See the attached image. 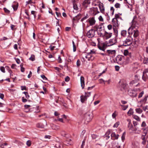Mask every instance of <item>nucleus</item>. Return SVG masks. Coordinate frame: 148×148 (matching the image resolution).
<instances>
[{
  "instance_id": "f257e3e1",
  "label": "nucleus",
  "mask_w": 148,
  "mask_h": 148,
  "mask_svg": "<svg viewBox=\"0 0 148 148\" xmlns=\"http://www.w3.org/2000/svg\"><path fill=\"white\" fill-rule=\"evenodd\" d=\"M93 118L92 114L91 112H88L85 115V121L87 122L91 121Z\"/></svg>"
},
{
  "instance_id": "f03ea898",
  "label": "nucleus",
  "mask_w": 148,
  "mask_h": 148,
  "mask_svg": "<svg viewBox=\"0 0 148 148\" xmlns=\"http://www.w3.org/2000/svg\"><path fill=\"white\" fill-rule=\"evenodd\" d=\"M132 38L130 37L129 38L123 42V45L125 46H129L132 44Z\"/></svg>"
},
{
  "instance_id": "7ed1b4c3",
  "label": "nucleus",
  "mask_w": 148,
  "mask_h": 148,
  "mask_svg": "<svg viewBox=\"0 0 148 148\" xmlns=\"http://www.w3.org/2000/svg\"><path fill=\"white\" fill-rule=\"evenodd\" d=\"M95 35V31L93 29L90 30L87 33V36L88 38L93 37Z\"/></svg>"
},
{
  "instance_id": "20e7f679",
  "label": "nucleus",
  "mask_w": 148,
  "mask_h": 148,
  "mask_svg": "<svg viewBox=\"0 0 148 148\" xmlns=\"http://www.w3.org/2000/svg\"><path fill=\"white\" fill-rule=\"evenodd\" d=\"M116 38H113L110 39L108 42L106 44L107 46H110L112 45L115 44L116 42Z\"/></svg>"
},
{
  "instance_id": "39448f33",
  "label": "nucleus",
  "mask_w": 148,
  "mask_h": 148,
  "mask_svg": "<svg viewBox=\"0 0 148 148\" xmlns=\"http://www.w3.org/2000/svg\"><path fill=\"white\" fill-rule=\"evenodd\" d=\"M99 38L97 39V40L98 42L97 45L98 48L99 49L104 51L105 49V45L104 43L100 44L99 42Z\"/></svg>"
},
{
  "instance_id": "423d86ee",
  "label": "nucleus",
  "mask_w": 148,
  "mask_h": 148,
  "mask_svg": "<svg viewBox=\"0 0 148 148\" xmlns=\"http://www.w3.org/2000/svg\"><path fill=\"white\" fill-rule=\"evenodd\" d=\"M126 86V84L124 83L123 82L120 81L118 84V87L121 90H122L124 89Z\"/></svg>"
},
{
  "instance_id": "0eeeda50",
  "label": "nucleus",
  "mask_w": 148,
  "mask_h": 148,
  "mask_svg": "<svg viewBox=\"0 0 148 148\" xmlns=\"http://www.w3.org/2000/svg\"><path fill=\"white\" fill-rule=\"evenodd\" d=\"M130 29L132 30V32L134 33L133 35L134 37H137L138 35V30L134 29L132 27H130L128 29V30Z\"/></svg>"
},
{
  "instance_id": "6e6552de",
  "label": "nucleus",
  "mask_w": 148,
  "mask_h": 148,
  "mask_svg": "<svg viewBox=\"0 0 148 148\" xmlns=\"http://www.w3.org/2000/svg\"><path fill=\"white\" fill-rule=\"evenodd\" d=\"M112 23L113 26L115 27H118L119 25L118 23V20L116 18H113L112 20Z\"/></svg>"
},
{
  "instance_id": "1a4fd4ad",
  "label": "nucleus",
  "mask_w": 148,
  "mask_h": 148,
  "mask_svg": "<svg viewBox=\"0 0 148 148\" xmlns=\"http://www.w3.org/2000/svg\"><path fill=\"white\" fill-rule=\"evenodd\" d=\"M141 138L142 140L141 142L142 144L144 145H145L146 143L147 138L146 136L142 135Z\"/></svg>"
},
{
  "instance_id": "9d476101",
  "label": "nucleus",
  "mask_w": 148,
  "mask_h": 148,
  "mask_svg": "<svg viewBox=\"0 0 148 148\" xmlns=\"http://www.w3.org/2000/svg\"><path fill=\"white\" fill-rule=\"evenodd\" d=\"M88 21L90 24V25L91 26L94 25L96 22L95 18L94 17L90 18L88 19Z\"/></svg>"
},
{
  "instance_id": "9b49d317",
  "label": "nucleus",
  "mask_w": 148,
  "mask_h": 148,
  "mask_svg": "<svg viewBox=\"0 0 148 148\" xmlns=\"http://www.w3.org/2000/svg\"><path fill=\"white\" fill-rule=\"evenodd\" d=\"M98 6L100 12L103 13L105 11V8L103 3H99V4Z\"/></svg>"
},
{
  "instance_id": "f8f14e48",
  "label": "nucleus",
  "mask_w": 148,
  "mask_h": 148,
  "mask_svg": "<svg viewBox=\"0 0 148 148\" xmlns=\"http://www.w3.org/2000/svg\"><path fill=\"white\" fill-rule=\"evenodd\" d=\"M112 35V33L110 32H105L104 34V37L106 39L110 38Z\"/></svg>"
},
{
  "instance_id": "ddd939ff",
  "label": "nucleus",
  "mask_w": 148,
  "mask_h": 148,
  "mask_svg": "<svg viewBox=\"0 0 148 148\" xmlns=\"http://www.w3.org/2000/svg\"><path fill=\"white\" fill-rule=\"evenodd\" d=\"M128 122V127L130 130H132L136 131V130H133L132 129L133 126L132 125V124L131 123V120L130 119H128L127 120Z\"/></svg>"
},
{
  "instance_id": "4468645a",
  "label": "nucleus",
  "mask_w": 148,
  "mask_h": 148,
  "mask_svg": "<svg viewBox=\"0 0 148 148\" xmlns=\"http://www.w3.org/2000/svg\"><path fill=\"white\" fill-rule=\"evenodd\" d=\"M129 94L130 95L133 97H136L137 96V93L135 91L130 90L129 92Z\"/></svg>"
},
{
  "instance_id": "2eb2a0df",
  "label": "nucleus",
  "mask_w": 148,
  "mask_h": 148,
  "mask_svg": "<svg viewBox=\"0 0 148 148\" xmlns=\"http://www.w3.org/2000/svg\"><path fill=\"white\" fill-rule=\"evenodd\" d=\"M87 55L85 56V57L87 59L88 61H92L94 60V58L91 54L88 53H87Z\"/></svg>"
},
{
  "instance_id": "dca6fc26",
  "label": "nucleus",
  "mask_w": 148,
  "mask_h": 148,
  "mask_svg": "<svg viewBox=\"0 0 148 148\" xmlns=\"http://www.w3.org/2000/svg\"><path fill=\"white\" fill-rule=\"evenodd\" d=\"M111 138L112 140L117 139L119 137V135L116 134L114 132H113L111 135Z\"/></svg>"
},
{
  "instance_id": "f3484780",
  "label": "nucleus",
  "mask_w": 148,
  "mask_h": 148,
  "mask_svg": "<svg viewBox=\"0 0 148 148\" xmlns=\"http://www.w3.org/2000/svg\"><path fill=\"white\" fill-rule=\"evenodd\" d=\"M140 102L141 103L140 107L143 108L144 111H146L147 110H148V106H145L143 107V105L145 103V101L144 100H142L140 101Z\"/></svg>"
},
{
  "instance_id": "a211bd4d",
  "label": "nucleus",
  "mask_w": 148,
  "mask_h": 148,
  "mask_svg": "<svg viewBox=\"0 0 148 148\" xmlns=\"http://www.w3.org/2000/svg\"><path fill=\"white\" fill-rule=\"evenodd\" d=\"M84 78L83 76H81L80 77V82L81 86L82 89L84 87Z\"/></svg>"
},
{
  "instance_id": "6ab92c4d",
  "label": "nucleus",
  "mask_w": 148,
  "mask_h": 148,
  "mask_svg": "<svg viewBox=\"0 0 148 148\" xmlns=\"http://www.w3.org/2000/svg\"><path fill=\"white\" fill-rule=\"evenodd\" d=\"M142 130H143V134L142 135L146 136L148 131V128L147 127H143L142 128Z\"/></svg>"
},
{
  "instance_id": "aec40b11",
  "label": "nucleus",
  "mask_w": 148,
  "mask_h": 148,
  "mask_svg": "<svg viewBox=\"0 0 148 148\" xmlns=\"http://www.w3.org/2000/svg\"><path fill=\"white\" fill-rule=\"evenodd\" d=\"M32 109V110H31V111H33L35 113L38 112L40 111L39 107L38 106H35Z\"/></svg>"
},
{
  "instance_id": "412c9836",
  "label": "nucleus",
  "mask_w": 148,
  "mask_h": 148,
  "mask_svg": "<svg viewBox=\"0 0 148 148\" xmlns=\"http://www.w3.org/2000/svg\"><path fill=\"white\" fill-rule=\"evenodd\" d=\"M80 98L81 102L82 103H84V101L87 99V98L85 95H81L80 96Z\"/></svg>"
},
{
  "instance_id": "4be33fe9",
  "label": "nucleus",
  "mask_w": 148,
  "mask_h": 148,
  "mask_svg": "<svg viewBox=\"0 0 148 148\" xmlns=\"http://www.w3.org/2000/svg\"><path fill=\"white\" fill-rule=\"evenodd\" d=\"M107 52L109 55H114L116 53L115 50H108L107 51Z\"/></svg>"
},
{
  "instance_id": "5701e85b",
  "label": "nucleus",
  "mask_w": 148,
  "mask_h": 148,
  "mask_svg": "<svg viewBox=\"0 0 148 148\" xmlns=\"http://www.w3.org/2000/svg\"><path fill=\"white\" fill-rule=\"evenodd\" d=\"M78 0H73V8L74 9L76 10H78L77 5L75 3V2L77 1Z\"/></svg>"
},
{
  "instance_id": "b1692460",
  "label": "nucleus",
  "mask_w": 148,
  "mask_h": 148,
  "mask_svg": "<svg viewBox=\"0 0 148 148\" xmlns=\"http://www.w3.org/2000/svg\"><path fill=\"white\" fill-rule=\"evenodd\" d=\"M90 3V0H85L83 3V5L85 6H87V5Z\"/></svg>"
},
{
  "instance_id": "393cba45",
  "label": "nucleus",
  "mask_w": 148,
  "mask_h": 148,
  "mask_svg": "<svg viewBox=\"0 0 148 148\" xmlns=\"http://www.w3.org/2000/svg\"><path fill=\"white\" fill-rule=\"evenodd\" d=\"M92 137L93 139H96L97 140L99 139L100 138V137L99 136L95 134L92 135Z\"/></svg>"
},
{
  "instance_id": "a878e982",
  "label": "nucleus",
  "mask_w": 148,
  "mask_h": 148,
  "mask_svg": "<svg viewBox=\"0 0 148 148\" xmlns=\"http://www.w3.org/2000/svg\"><path fill=\"white\" fill-rule=\"evenodd\" d=\"M143 79L145 81H146L148 79V75H146L145 74L143 73Z\"/></svg>"
},
{
  "instance_id": "bb28decb",
  "label": "nucleus",
  "mask_w": 148,
  "mask_h": 148,
  "mask_svg": "<svg viewBox=\"0 0 148 148\" xmlns=\"http://www.w3.org/2000/svg\"><path fill=\"white\" fill-rule=\"evenodd\" d=\"M36 127L39 128H44V126L41 123H38L36 124Z\"/></svg>"
},
{
  "instance_id": "cd10ccee",
  "label": "nucleus",
  "mask_w": 148,
  "mask_h": 148,
  "mask_svg": "<svg viewBox=\"0 0 148 148\" xmlns=\"http://www.w3.org/2000/svg\"><path fill=\"white\" fill-rule=\"evenodd\" d=\"M135 111L136 113L139 114L143 112L142 110L140 108H136L135 109Z\"/></svg>"
},
{
  "instance_id": "c85d7f7f",
  "label": "nucleus",
  "mask_w": 148,
  "mask_h": 148,
  "mask_svg": "<svg viewBox=\"0 0 148 148\" xmlns=\"http://www.w3.org/2000/svg\"><path fill=\"white\" fill-rule=\"evenodd\" d=\"M132 117L134 119H135L136 120L139 121H140V119L139 117L138 116H137L135 115H133Z\"/></svg>"
},
{
  "instance_id": "c756f323",
  "label": "nucleus",
  "mask_w": 148,
  "mask_h": 148,
  "mask_svg": "<svg viewBox=\"0 0 148 148\" xmlns=\"http://www.w3.org/2000/svg\"><path fill=\"white\" fill-rule=\"evenodd\" d=\"M127 34V31L126 30H123L121 31V35L122 36L125 37Z\"/></svg>"
},
{
  "instance_id": "7c9ffc66",
  "label": "nucleus",
  "mask_w": 148,
  "mask_h": 148,
  "mask_svg": "<svg viewBox=\"0 0 148 148\" xmlns=\"http://www.w3.org/2000/svg\"><path fill=\"white\" fill-rule=\"evenodd\" d=\"M110 131H108L106 132V136L107 137L106 139H108L110 137V136H109V134H110Z\"/></svg>"
},
{
  "instance_id": "2f4dec72",
  "label": "nucleus",
  "mask_w": 148,
  "mask_h": 148,
  "mask_svg": "<svg viewBox=\"0 0 148 148\" xmlns=\"http://www.w3.org/2000/svg\"><path fill=\"white\" fill-rule=\"evenodd\" d=\"M133 113V109L130 108L127 112V114L129 115L132 114Z\"/></svg>"
},
{
  "instance_id": "473e14b6",
  "label": "nucleus",
  "mask_w": 148,
  "mask_h": 148,
  "mask_svg": "<svg viewBox=\"0 0 148 148\" xmlns=\"http://www.w3.org/2000/svg\"><path fill=\"white\" fill-rule=\"evenodd\" d=\"M52 128L55 130H58L59 129V127L56 125H53L52 127Z\"/></svg>"
},
{
  "instance_id": "72a5a7b5",
  "label": "nucleus",
  "mask_w": 148,
  "mask_h": 148,
  "mask_svg": "<svg viewBox=\"0 0 148 148\" xmlns=\"http://www.w3.org/2000/svg\"><path fill=\"white\" fill-rule=\"evenodd\" d=\"M143 62L144 64H147L148 63V58H145Z\"/></svg>"
},
{
  "instance_id": "f704fd0d",
  "label": "nucleus",
  "mask_w": 148,
  "mask_h": 148,
  "mask_svg": "<svg viewBox=\"0 0 148 148\" xmlns=\"http://www.w3.org/2000/svg\"><path fill=\"white\" fill-rule=\"evenodd\" d=\"M121 106L122 107V109L124 110H125L128 108V106H125L123 105H121Z\"/></svg>"
},
{
  "instance_id": "c9c22d12",
  "label": "nucleus",
  "mask_w": 148,
  "mask_h": 148,
  "mask_svg": "<svg viewBox=\"0 0 148 148\" xmlns=\"http://www.w3.org/2000/svg\"><path fill=\"white\" fill-rule=\"evenodd\" d=\"M72 43L73 47V51L74 52L76 51V47L75 44V43L73 41H72Z\"/></svg>"
},
{
  "instance_id": "e433bc0d",
  "label": "nucleus",
  "mask_w": 148,
  "mask_h": 148,
  "mask_svg": "<svg viewBox=\"0 0 148 148\" xmlns=\"http://www.w3.org/2000/svg\"><path fill=\"white\" fill-rule=\"evenodd\" d=\"M120 124V123L119 122H116L115 124L114 125L113 127L114 128H117L119 125Z\"/></svg>"
},
{
  "instance_id": "4c0bfd02",
  "label": "nucleus",
  "mask_w": 148,
  "mask_h": 148,
  "mask_svg": "<svg viewBox=\"0 0 148 148\" xmlns=\"http://www.w3.org/2000/svg\"><path fill=\"white\" fill-rule=\"evenodd\" d=\"M95 51H96L94 49H92V50H91L89 52L87 53H88L90 54H95Z\"/></svg>"
},
{
  "instance_id": "58836bf2",
  "label": "nucleus",
  "mask_w": 148,
  "mask_h": 148,
  "mask_svg": "<svg viewBox=\"0 0 148 148\" xmlns=\"http://www.w3.org/2000/svg\"><path fill=\"white\" fill-rule=\"evenodd\" d=\"M91 95V92H85V95L86 97L87 98L88 97H89Z\"/></svg>"
},
{
  "instance_id": "ea45409f",
  "label": "nucleus",
  "mask_w": 148,
  "mask_h": 148,
  "mask_svg": "<svg viewBox=\"0 0 148 148\" xmlns=\"http://www.w3.org/2000/svg\"><path fill=\"white\" fill-rule=\"evenodd\" d=\"M29 59L32 61H34L35 60V57L34 55H32L31 56V57L29 58Z\"/></svg>"
},
{
  "instance_id": "a19ab883",
  "label": "nucleus",
  "mask_w": 148,
  "mask_h": 148,
  "mask_svg": "<svg viewBox=\"0 0 148 148\" xmlns=\"http://www.w3.org/2000/svg\"><path fill=\"white\" fill-rule=\"evenodd\" d=\"M25 95L27 99H28L29 97V95L28 93L27 92H23Z\"/></svg>"
},
{
  "instance_id": "79ce46f5",
  "label": "nucleus",
  "mask_w": 148,
  "mask_h": 148,
  "mask_svg": "<svg viewBox=\"0 0 148 148\" xmlns=\"http://www.w3.org/2000/svg\"><path fill=\"white\" fill-rule=\"evenodd\" d=\"M3 10L5 11V12L7 14H9L10 12V11L8 10L6 8H3Z\"/></svg>"
},
{
  "instance_id": "37998d69",
  "label": "nucleus",
  "mask_w": 148,
  "mask_h": 148,
  "mask_svg": "<svg viewBox=\"0 0 148 148\" xmlns=\"http://www.w3.org/2000/svg\"><path fill=\"white\" fill-rule=\"evenodd\" d=\"M124 54L125 56L129 55V53L128 52V51L127 50H124Z\"/></svg>"
},
{
  "instance_id": "c03bdc74",
  "label": "nucleus",
  "mask_w": 148,
  "mask_h": 148,
  "mask_svg": "<svg viewBox=\"0 0 148 148\" xmlns=\"http://www.w3.org/2000/svg\"><path fill=\"white\" fill-rule=\"evenodd\" d=\"M0 70L3 73H5V69L3 66L0 67Z\"/></svg>"
},
{
  "instance_id": "a18cd8bd",
  "label": "nucleus",
  "mask_w": 148,
  "mask_h": 148,
  "mask_svg": "<svg viewBox=\"0 0 148 148\" xmlns=\"http://www.w3.org/2000/svg\"><path fill=\"white\" fill-rule=\"evenodd\" d=\"M125 132H124L122 136H121V139H122V140L123 141L124 140H125Z\"/></svg>"
},
{
  "instance_id": "49530a36",
  "label": "nucleus",
  "mask_w": 148,
  "mask_h": 148,
  "mask_svg": "<svg viewBox=\"0 0 148 148\" xmlns=\"http://www.w3.org/2000/svg\"><path fill=\"white\" fill-rule=\"evenodd\" d=\"M146 126V123L145 121H143L141 125V127H146L145 126Z\"/></svg>"
},
{
  "instance_id": "de8ad7c7",
  "label": "nucleus",
  "mask_w": 148,
  "mask_h": 148,
  "mask_svg": "<svg viewBox=\"0 0 148 148\" xmlns=\"http://www.w3.org/2000/svg\"><path fill=\"white\" fill-rule=\"evenodd\" d=\"M120 4L118 3H116L115 5L114 6L116 8H119L120 7Z\"/></svg>"
},
{
  "instance_id": "09e8293b",
  "label": "nucleus",
  "mask_w": 148,
  "mask_h": 148,
  "mask_svg": "<svg viewBox=\"0 0 148 148\" xmlns=\"http://www.w3.org/2000/svg\"><path fill=\"white\" fill-rule=\"evenodd\" d=\"M27 145L29 147L31 146V142L30 140H28L26 142Z\"/></svg>"
},
{
  "instance_id": "8fccbe9b",
  "label": "nucleus",
  "mask_w": 148,
  "mask_h": 148,
  "mask_svg": "<svg viewBox=\"0 0 148 148\" xmlns=\"http://www.w3.org/2000/svg\"><path fill=\"white\" fill-rule=\"evenodd\" d=\"M143 73L145 74L146 75H148V69H146L144 70L143 72Z\"/></svg>"
},
{
  "instance_id": "3c124183",
  "label": "nucleus",
  "mask_w": 148,
  "mask_h": 148,
  "mask_svg": "<svg viewBox=\"0 0 148 148\" xmlns=\"http://www.w3.org/2000/svg\"><path fill=\"white\" fill-rule=\"evenodd\" d=\"M99 20L101 22H103V17L101 16H100L98 18Z\"/></svg>"
},
{
  "instance_id": "603ef678",
  "label": "nucleus",
  "mask_w": 148,
  "mask_h": 148,
  "mask_svg": "<svg viewBox=\"0 0 148 148\" xmlns=\"http://www.w3.org/2000/svg\"><path fill=\"white\" fill-rule=\"evenodd\" d=\"M12 7L14 10L16 11L17 10L18 8V6L17 5H13Z\"/></svg>"
},
{
  "instance_id": "864d4df0",
  "label": "nucleus",
  "mask_w": 148,
  "mask_h": 148,
  "mask_svg": "<svg viewBox=\"0 0 148 148\" xmlns=\"http://www.w3.org/2000/svg\"><path fill=\"white\" fill-rule=\"evenodd\" d=\"M144 94V91H142L139 95H138V97L139 98H141V97L142 96H143V94Z\"/></svg>"
},
{
  "instance_id": "5fc2aeb1",
  "label": "nucleus",
  "mask_w": 148,
  "mask_h": 148,
  "mask_svg": "<svg viewBox=\"0 0 148 148\" xmlns=\"http://www.w3.org/2000/svg\"><path fill=\"white\" fill-rule=\"evenodd\" d=\"M23 66L22 65H20L21 67V71L22 72H23L25 71V69L23 67Z\"/></svg>"
},
{
  "instance_id": "6e6d98bb",
  "label": "nucleus",
  "mask_w": 148,
  "mask_h": 148,
  "mask_svg": "<svg viewBox=\"0 0 148 148\" xmlns=\"http://www.w3.org/2000/svg\"><path fill=\"white\" fill-rule=\"evenodd\" d=\"M80 65V61L78 60L77 62V66H79Z\"/></svg>"
},
{
  "instance_id": "4d7b16f0",
  "label": "nucleus",
  "mask_w": 148,
  "mask_h": 148,
  "mask_svg": "<svg viewBox=\"0 0 148 148\" xmlns=\"http://www.w3.org/2000/svg\"><path fill=\"white\" fill-rule=\"evenodd\" d=\"M116 111H115L112 114V116L113 118H115L116 115Z\"/></svg>"
},
{
  "instance_id": "13d9d810",
  "label": "nucleus",
  "mask_w": 148,
  "mask_h": 148,
  "mask_svg": "<svg viewBox=\"0 0 148 148\" xmlns=\"http://www.w3.org/2000/svg\"><path fill=\"white\" fill-rule=\"evenodd\" d=\"M56 47L55 46H53L51 45H50L49 47V48H50L51 50V51H52Z\"/></svg>"
},
{
  "instance_id": "bf43d9fd",
  "label": "nucleus",
  "mask_w": 148,
  "mask_h": 148,
  "mask_svg": "<svg viewBox=\"0 0 148 148\" xmlns=\"http://www.w3.org/2000/svg\"><path fill=\"white\" fill-rule=\"evenodd\" d=\"M94 28L96 29L97 30L98 29H101L102 27H101L100 26H95L94 27Z\"/></svg>"
},
{
  "instance_id": "052dcab7",
  "label": "nucleus",
  "mask_w": 148,
  "mask_h": 148,
  "mask_svg": "<svg viewBox=\"0 0 148 148\" xmlns=\"http://www.w3.org/2000/svg\"><path fill=\"white\" fill-rule=\"evenodd\" d=\"M41 77L44 80H46L47 79V78L46 77L45 75H41Z\"/></svg>"
},
{
  "instance_id": "680f3d73",
  "label": "nucleus",
  "mask_w": 148,
  "mask_h": 148,
  "mask_svg": "<svg viewBox=\"0 0 148 148\" xmlns=\"http://www.w3.org/2000/svg\"><path fill=\"white\" fill-rule=\"evenodd\" d=\"M7 145V144L6 143H4L3 144H2V145H1L0 146V147L2 148H4V146L5 145Z\"/></svg>"
},
{
  "instance_id": "e2e57ef3",
  "label": "nucleus",
  "mask_w": 148,
  "mask_h": 148,
  "mask_svg": "<svg viewBox=\"0 0 148 148\" xmlns=\"http://www.w3.org/2000/svg\"><path fill=\"white\" fill-rule=\"evenodd\" d=\"M108 29L109 30H111L112 29V25H109L108 26Z\"/></svg>"
},
{
  "instance_id": "0e129e2a",
  "label": "nucleus",
  "mask_w": 148,
  "mask_h": 148,
  "mask_svg": "<svg viewBox=\"0 0 148 148\" xmlns=\"http://www.w3.org/2000/svg\"><path fill=\"white\" fill-rule=\"evenodd\" d=\"M69 80V78L68 76L66 77L65 78V81L68 82Z\"/></svg>"
},
{
  "instance_id": "69168bd1",
  "label": "nucleus",
  "mask_w": 148,
  "mask_h": 148,
  "mask_svg": "<svg viewBox=\"0 0 148 148\" xmlns=\"http://www.w3.org/2000/svg\"><path fill=\"white\" fill-rule=\"evenodd\" d=\"M119 16L118 14H116L115 15V17L114 18H116L117 19L118 18H119Z\"/></svg>"
},
{
  "instance_id": "338daca9",
  "label": "nucleus",
  "mask_w": 148,
  "mask_h": 148,
  "mask_svg": "<svg viewBox=\"0 0 148 148\" xmlns=\"http://www.w3.org/2000/svg\"><path fill=\"white\" fill-rule=\"evenodd\" d=\"M100 102V101L99 100H97V101H95V102L94 103V105H96L97 104L99 103Z\"/></svg>"
},
{
  "instance_id": "774afa93",
  "label": "nucleus",
  "mask_w": 148,
  "mask_h": 148,
  "mask_svg": "<svg viewBox=\"0 0 148 148\" xmlns=\"http://www.w3.org/2000/svg\"><path fill=\"white\" fill-rule=\"evenodd\" d=\"M71 29L70 27H67L65 28V30L66 31H70Z\"/></svg>"
}]
</instances>
